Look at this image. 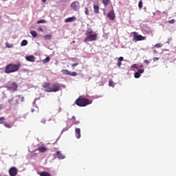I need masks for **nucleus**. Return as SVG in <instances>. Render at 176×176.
Segmentation results:
<instances>
[{
  "label": "nucleus",
  "mask_w": 176,
  "mask_h": 176,
  "mask_svg": "<svg viewBox=\"0 0 176 176\" xmlns=\"http://www.w3.org/2000/svg\"><path fill=\"white\" fill-rule=\"evenodd\" d=\"M155 47H157V49L162 47V45L160 43H157L155 45Z\"/></svg>",
  "instance_id": "obj_33"
},
{
  "label": "nucleus",
  "mask_w": 176,
  "mask_h": 176,
  "mask_svg": "<svg viewBox=\"0 0 176 176\" xmlns=\"http://www.w3.org/2000/svg\"><path fill=\"white\" fill-rule=\"evenodd\" d=\"M94 10L95 13H97V14L100 13V6L94 5Z\"/></svg>",
  "instance_id": "obj_17"
},
{
  "label": "nucleus",
  "mask_w": 176,
  "mask_h": 176,
  "mask_svg": "<svg viewBox=\"0 0 176 176\" xmlns=\"http://www.w3.org/2000/svg\"><path fill=\"white\" fill-rule=\"evenodd\" d=\"M49 61H50V57H47L46 58V59H44L43 60V63H44V64H46L47 63H49Z\"/></svg>",
  "instance_id": "obj_25"
},
{
  "label": "nucleus",
  "mask_w": 176,
  "mask_h": 176,
  "mask_svg": "<svg viewBox=\"0 0 176 176\" xmlns=\"http://www.w3.org/2000/svg\"><path fill=\"white\" fill-rule=\"evenodd\" d=\"M75 104L78 105V107H87V105H90V104H91V101L87 98H82V96H80L75 101Z\"/></svg>",
  "instance_id": "obj_4"
},
{
  "label": "nucleus",
  "mask_w": 176,
  "mask_h": 176,
  "mask_svg": "<svg viewBox=\"0 0 176 176\" xmlns=\"http://www.w3.org/2000/svg\"><path fill=\"white\" fill-rule=\"evenodd\" d=\"M144 64H146L147 65H149V60H144Z\"/></svg>",
  "instance_id": "obj_38"
},
{
  "label": "nucleus",
  "mask_w": 176,
  "mask_h": 176,
  "mask_svg": "<svg viewBox=\"0 0 176 176\" xmlns=\"http://www.w3.org/2000/svg\"><path fill=\"white\" fill-rule=\"evenodd\" d=\"M20 98H21V96L16 95L12 97L11 99L8 100V102L11 105H17L18 104H19Z\"/></svg>",
  "instance_id": "obj_5"
},
{
  "label": "nucleus",
  "mask_w": 176,
  "mask_h": 176,
  "mask_svg": "<svg viewBox=\"0 0 176 176\" xmlns=\"http://www.w3.org/2000/svg\"><path fill=\"white\" fill-rule=\"evenodd\" d=\"M61 111V107H58V112H60Z\"/></svg>",
  "instance_id": "obj_45"
},
{
  "label": "nucleus",
  "mask_w": 176,
  "mask_h": 176,
  "mask_svg": "<svg viewBox=\"0 0 176 176\" xmlns=\"http://www.w3.org/2000/svg\"><path fill=\"white\" fill-rule=\"evenodd\" d=\"M71 8L73 10L77 11L79 10V1H74L71 4Z\"/></svg>",
  "instance_id": "obj_8"
},
{
  "label": "nucleus",
  "mask_w": 176,
  "mask_h": 176,
  "mask_svg": "<svg viewBox=\"0 0 176 176\" xmlns=\"http://www.w3.org/2000/svg\"><path fill=\"white\" fill-rule=\"evenodd\" d=\"M102 3L104 6V8H107V6H108L109 5V2H111L110 0H102Z\"/></svg>",
  "instance_id": "obj_16"
},
{
  "label": "nucleus",
  "mask_w": 176,
  "mask_h": 176,
  "mask_svg": "<svg viewBox=\"0 0 176 176\" xmlns=\"http://www.w3.org/2000/svg\"><path fill=\"white\" fill-rule=\"evenodd\" d=\"M37 151H38V152H41V153H45V152L47 151V148L45 146H40L37 148Z\"/></svg>",
  "instance_id": "obj_14"
},
{
  "label": "nucleus",
  "mask_w": 176,
  "mask_h": 176,
  "mask_svg": "<svg viewBox=\"0 0 176 176\" xmlns=\"http://www.w3.org/2000/svg\"><path fill=\"white\" fill-rule=\"evenodd\" d=\"M146 39V37L143 36L142 35H138L137 32H133V41L134 42H138L140 41H145Z\"/></svg>",
  "instance_id": "obj_6"
},
{
  "label": "nucleus",
  "mask_w": 176,
  "mask_h": 176,
  "mask_svg": "<svg viewBox=\"0 0 176 176\" xmlns=\"http://www.w3.org/2000/svg\"><path fill=\"white\" fill-rule=\"evenodd\" d=\"M46 1H47V0H42L43 3H46Z\"/></svg>",
  "instance_id": "obj_47"
},
{
  "label": "nucleus",
  "mask_w": 176,
  "mask_h": 176,
  "mask_svg": "<svg viewBox=\"0 0 176 176\" xmlns=\"http://www.w3.org/2000/svg\"><path fill=\"white\" fill-rule=\"evenodd\" d=\"M9 174L10 176L17 175V168L16 167H12L9 170Z\"/></svg>",
  "instance_id": "obj_9"
},
{
  "label": "nucleus",
  "mask_w": 176,
  "mask_h": 176,
  "mask_svg": "<svg viewBox=\"0 0 176 176\" xmlns=\"http://www.w3.org/2000/svg\"><path fill=\"white\" fill-rule=\"evenodd\" d=\"M109 86H110L111 87H115V84H114L113 81H112V80H109Z\"/></svg>",
  "instance_id": "obj_22"
},
{
  "label": "nucleus",
  "mask_w": 176,
  "mask_h": 176,
  "mask_svg": "<svg viewBox=\"0 0 176 176\" xmlns=\"http://www.w3.org/2000/svg\"><path fill=\"white\" fill-rule=\"evenodd\" d=\"M157 60H159V58H157V57L153 58V61H157Z\"/></svg>",
  "instance_id": "obj_40"
},
{
  "label": "nucleus",
  "mask_w": 176,
  "mask_h": 176,
  "mask_svg": "<svg viewBox=\"0 0 176 176\" xmlns=\"http://www.w3.org/2000/svg\"><path fill=\"white\" fill-rule=\"evenodd\" d=\"M118 67H122V61H120V60L118 61Z\"/></svg>",
  "instance_id": "obj_36"
},
{
  "label": "nucleus",
  "mask_w": 176,
  "mask_h": 176,
  "mask_svg": "<svg viewBox=\"0 0 176 176\" xmlns=\"http://www.w3.org/2000/svg\"><path fill=\"white\" fill-rule=\"evenodd\" d=\"M62 74L63 75H69V76L70 72L69 70H67V69H63L62 70Z\"/></svg>",
  "instance_id": "obj_20"
},
{
  "label": "nucleus",
  "mask_w": 176,
  "mask_h": 176,
  "mask_svg": "<svg viewBox=\"0 0 176 176\" xmlns=\"http://www.w3.org/2000/svg\"><path fill=\"white\" fill-rule=\"evenodd\" d=\"M38 31H41V32H43V29L42 28H39Z\"/></svg>",
  "instance_id": "obj_41"
},
{
  "label": "nucleus",
  "mask_w": 176,
  "mask_h": 176,
  "mask_svg": "<svg viewBox=\"0 0 176 176\" xmlns=\"http://www.w3.org/2000/svg\"><path fill=\"white\" fill-rule=\"evenodd\" d=\"M86 38L84 40V42H93L94 41H97V33L93 34V29H87L86 33Z\"/></svg>",
  "instance_id": "obj_3"
},
{
  "label": "nucleus",
  "mask_w": 176,
  "mask_h": 176,
  "mask_svg": "<svg viewBox=\"0 0 176 176\" xmlns=\"http://www.w3.org/2000/svg\"><path fill=\"white\" fill-rule=\"evenodd\" d=\"M40 176H52V175L47 172H41Z\"/></svg>",
  "instance_id": "obj_19"
},
{
  "label": "nucleus",
  "mask_w": 176,
  "mask_h": 176,
  "mask_svg": "<svg viewBox=\"0 0 176 176\" xmlns=\"http://www.w3.org/2000/svg\"><path fill=\"white\" fill-rule=\"evenodd\" d=\"M139 9H142V1H140L138 3Z\"/></svg>",
  "instance_id": "obj_30"
},
{
  "label": "nucleus",
  "mask_w": 176,
  "mask_h": 176,
  "mask_svg": "<svg viewBox=\"0 0 176 176\" xmlns=\"http://www.w3.org/2000/svg\"><path fill=\"white\" fill-rule=\"evenodd\" d=\"M131 68H135L136 69H138V67H137V65L136 64H133L131 65Z\"/></svg>",
  "instance_id": "obj_35"
},
{
  "label": "nucleus",
  "mask_w": 176,
  "mask_h": 176,
  "mask_svg": "<svg viewBox=\"0 0 176 176\" xmlns=\"http://www.w3.org/2000/svg\"><path fill=\"white\" fill-rule=\"evenodd\" d=\"M31 111H32V112H34V109H32V110H31Z\"/></svg>",
  "instance_id": "obj_48"
},
{
  "label": "nucleus",
  "mask_w": 176,
  "mask_h": 176,
  "mask_svg": "<svg viewBox=\"0 0 176 176\" xmlns=\"http://www.w3.org/2000/svg\"><path fill=\"white\" fill-rule=\"evenodd\" d=\"M75 137L79 140V138H80L81 135H80V129L79 128H76L75 129Z\"/></svg>",
  "instance_id": "obj_12"
},
{
  "label": "nucleus",
  "mask_w": 176,
  "mask_h": 176,
  "mask_svg": "<svg viewBox=\"0 0 176 176\" xmlns=\"http://www.w3.org/2000/svg\"><path fill=\"white\" fill-rule=\"evenodd\" d=\"M45 23H46V20L45 19H41L37 21V24H43Z\"/></svg>",
  "instance_id": "obj_23"
},
{
  "label": "nucleus",
  "mask_w": 176,
  "mask_h": 176,
  "mask_svg": "<svg viewBox=\"0 0 176 176\" xmlns=\"http://www.w3.org/2000/svg\"><path fill=\"white\" fill-rule=\"evenodd\" d=\"M74 20H76V18L75 16L69 17L65 19V23H71L74 21Z\"/></svg>",
  "instance_id": "obj_15"
},
{
  "label": "nucleus",
  "mask_w": 176,
  "mask_h": 176,
  "mask_svg": "<svg viewBox=\"0 0 176 176\" xmlns=\"http://www.w3.org/2000/svg\"><path fill=\"white\" fill-rule=\"evenodd\" d=\"M77 65H79V63H73L72 65V67H76Z\"/></svg>",
  "instance_id": "obj_39"
},
{
  "label": "nucleus",
  "mask_w": 176,
  "mask_h": 176,
  "mask_svg": "<svg viewBox=\"0 0 176 176\" xmlns=\"http://www.w3.org/2000/svg\"><path fill=\"white\" fill-rule=\"evenodd\" d=\"M30 34L33 36V38H36V36H38V33H36V32H35V30L31 31Z\"/></svg>",
  "instance_id": "obj_18"
},
{
  "label": "nucleus",
  "mask_w": 176,
  "mask_h": 176,
  "mask_svg": "<svg viewBox=\"0 0 176 176\" xmlns=\"http://www.w3.org/2000/svg\"><path fill=\"white\" fill-rule=\"evenodd\" d=\"M6 47H8V49H10L13 47V44H9V43H6Z\"/></svg>",
  "instance_id": "obj_26"
},
{
  "label": "nucleus",
  "mask_w": 176,
  "mask_h": 176,
  "mask_svg": "<svg viewBox=\"0 0 176 176\" xmlns=\"http://www.w3.org/2000/svg\"><path fill=\"white\" fill-rule=\"evenodd\" d=\"M107 17L109 19V20H115V17H116V16L115 15L113 8H112V10L107 14Z\"/></svg>",
  "instance_id": "obj_7"
},
{
  "label": "nucleus",
  "mask_w": 176,
  "mask_h": 176,
  "mask_svg": "<svg viewBox=\"0 0 176 176\" xmlns=\"http://www.w3.org/2000/svg\"><path fill=\"white\" fill-rule=\"evenodd\" d=\"M20 100H21V101L22 102H24V97H21V98H20Z\"/></svg>",
  "instance_id": "obj_42"
},
{
  "label": "nucleus",
  "mask_w": 176,
  "mask_h": 176,
  "mask_svg": "<svg viewBox=\"0 0 176 176\" xmlns=\"http://www.w3.org/2000/svg\"><path fill=\"white\" fill-rule=\"evenodd\" d=\"M4 126L7 127V129H11L12 125H10V124H4Z\"/></svg>",
  "instance_id": "obj_32"
},
{
  "label": "nucleus",
  "mask_w": 176,
  "mask_h": 176,
  "mask_svg": "<svg viewBox=\"0 0 176 176\" xmlns=\"http://www.w3.org/2000/svg\"><path fill=\"white\" fill-rule=\"evenodd\" d=\"M21 45V46H27V45H28V41H27V40H23L22 41Z\"/></svg>",
  "instance_id": "obj_21"
},
{
  "label": "nucleus",
  "mask_w": 176,
  "mask_h": 176,
  "mask_svg": "<svg viewBox=\"0 0 176 176\" xmlns=\"http://www.w3.org/2000/svg\"><path fill=\"white\" fill-rule=\"evenodd\" d=\"M72 43H75V41H72Z\"/></svg>",
  "instance_id": "obj_49"
},
{
  "label": "nucleus",
  "mask_w": 176,
  "mask_h": 176,
  "mask_svg": "<svg viewBox=\"0 0 176 176\" xmlns=\"http://www.w3.org/2000/svg\"><path fill=\"white\" fill-rule=\"evenodd\" d=\"M56 155H61V151H57Z\"/></svg>",
  "instance_id": "obj_46"
},
{
  "label": "nucleus",
  "mask_w": 176,
  "mask_h": 176,
  "mask_svg": "<svg viewBox=\"0 0 176 176\" xmlns=\"http://www.w3.org/2000/svg\"><path fill=\"white\" fill-rule=\"evenodd\" d=\"M164 13H166V12H164Z\"/></svg>",
  "instance_id": "obj_50"
},
{
  "label": "nucleus",
  "mask_w": 176,
  "mask_h": 176,
  "mask_svg": "<svg viewBox=\"0 0 176 176\" xmlns=\"http://www.w3.org/2000/svg\"><path fill=\"white\" fill-rule=\"evenodd\" d=\"M69 76H78V73H76V72H70V74H69Z\"/></svg>",
  "instance_id": "obj_24"
},
{
  "label": "nucleus",
  "mask_w": 176,
  "mask_h": 176,
  "mask_svg": "<svg viewBox=\"0 0 176 176\" xmlns=\"http://www.w3.org/2000/svg\"><path fill=\"white\" fill-rule=\"evenodd\" d=\"M0 176H1V175H0Z\"/></svg>",
  "instance_id": "obj_51"
},
{
  "label": "nucleus",
  "mask_w": 176,
  "mask_h": 176,
  "mask_svg": "<svg viewBox=\"0 0 176 176\" xmlns=\"http://www.w3.org/2000/svg\"><path fill=\"white\" fill-rule=\"evenodd\" d=\"M144 69H139L138 72L135 73V78L138 79L141 76V74H144Z\"/></svg>",
  "instance_id": "obj_11"
},
{
  "label": "nucleus",
  "mask_w": 176,
  "mask_h": 176,
  "mask_svg": "<svg viewBox=\"0 0 176 176\" xmlns=\"http://www.w3.org/2000/svg\"><path fill=\"white\" fill-rule=\"evenodd\" d=\"M79 121H75L74 122V124H79Z\"/></svg>",
  "instance_id": "obj_43"
},
{
  "label": "nucleus",
  "mask_w": 176,
  "mask_h": 176,
  "mask_svg": "<svg viewBox=\"0 0 176 176\" xmlns=\"http://www.w3.org/2000/svg\"><path fill=\"white\" fill-rule=\"evenodd\" d=\"M61 86H63V85L58 82H55L52 85H50V82H44L42 85V87L45 89L47 93H56V91H60Z\"/></svg>",
  "instance_id": "obj_1"
},
{
  "label": "nucleus",
  "mask_w": 176,
  "mask_h": 176,
  "mask_svg": "<svg viewBox=\"0 0 176 176\" xmlns=\"http://www.w3.org/2000/svg\"><path fill=\"white\" fill-rule=\"evenodd\" d=\"M85 13L87 16H89V8L87 7L85 8Z\"/></svg>",
  "instance_id": "obj_29"
},
{
  "label": "nucleus",
  "mask_w": 176,
  "mask_h": 176,
  "mask_svg": "<svg viewBox=\"0 0 176 176\" xmlns=\"http://www.w3.org/2000/svg\"><path fill=\"white\" fill-rule=\"evenodd\" d=\"M124 60V58L122 56H120L119 58H118V61H121L122 62Z\"/></svg>",
  "instance_id": "obj_37"
},
{
  "label": "nucleus",
  "mask_w": 176,
  "mask_h": 176,
  "mask_svg": "<svg viewBox=\"0 0 176 176\" xmlns=\"http://www.w3.org/2000/svg\"><path fill=\"white\" fill-rule=\"evenodd\" d=\"M168 23H169L170 24H174V23H175V20L171 19V20L168 21Z\"/></svg>",
  "instance_id": "obj_34"
},
{
  "label": "nucleus",
  "mask_w": 176,
  "mask_h": 176,
  "mask_svg": "<svg viewBox=\"0 0 176 176\" xmlns=\"http://www.w3.org/2000/svg\"><path fill=\"white\" fill-rule=\"evenodd\" d=\"M4 120H6V118H5V117L0 118V124H3Z\"/></svg>",
  "instance_id": "obj_28"
},
{
  "label": "nucleus",
  "mask_w": 176,
  "mask_h": 176,
  "mask_svg": "<svg viewBox=\"0 0 176 176\" xmlns=\"http://www.w3.org/2000/svg\"><path fill=\"white\" fill-rule=\"evenodd\" d=\"M17 87H19L17 84L16 82H12L10 89V90H13V91H17Z\"/></svg>",
  "instance_id": "obj_13"
},
{
  "label": "nucleus",
  "mask_w": 176,
  "mask_h": 176,
  "mask_svg": "<svg viewBox=\"0 0 176 176\" xmlns=\"http://www.w3.org/2000/svg\"><path fill=\"white\" fill-rule=\"evenodd\" d=\"M56 157L58 159H64L65 157H64V155H57Z\"/></svg>",
  "instance_id": "obj_31"
},
{
  "label": "nucleus",
  "mask_w": 176,
  "mask_h": 176,
  "mask_svg": "<svg viewBox=\"0 0 176 176\" xmlns=\"http://www.w3.org/2000/svg\"><path fill=\"white\" fill-rule=\"evenodd\" d=\"M25 60L27 61H30V63H35V56H34V55L26 56Z\"/></svg>",
  "instance_id": "obj_10"
},
{
  "label": "nucleus",
  "mask_w": 176,
  "mask_h": 176,
  "mask_svg": "<svg viewBox=\"0 0 176 176\" xmlns=\"http://www.w3.org/2000/svg\"><path fill=\"white\" fill-rule=\"evenodd\" d=\"M2 109H3V105L0 104V111L2 110Z\"/></svg>",
  "instance_id": "obj_44"
},
{
  "label": "nucleus",
  "mask_w": 176,
  "mask_h": 176,
  "mask_svg": "<svg viewBox=\"0 0 176 176\" xmlns=\"http://www.w3.org/2000/svg\"><path fill=\"white\" fill-rule=\"evenodd\" d=\"M20 67H21V65L20 63L9 64L6 67L5 72L6 74H13V72H17V71L20 69Z\"/></svg>",
  "instance_id": "obj_2"
},
{
  "label": "nucleus",
  "mask_w": 176,
  "mask_h": 176,
  "mask_svg": "<svg viewBox=\"0 0 176 176\" xmlns=\"http://www.w3.org/2000/svg\"><path fill=\"white\" fill-rule=\"evenodd\" d=\"M44 38L46 39V40H50L52 39V35L50 34H47L44 36Z\"/></svg>",
  "instance_id": "obj_27"
}]
</instances>
